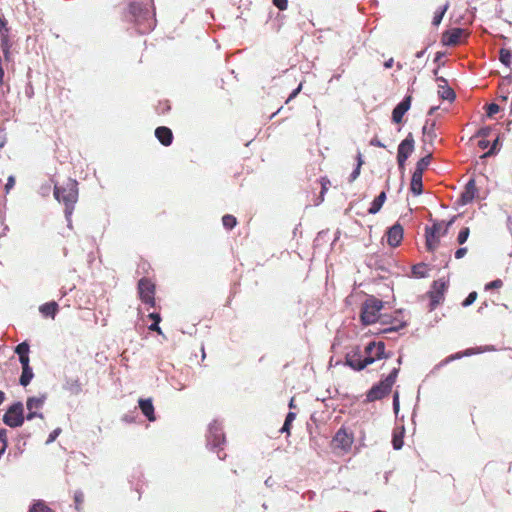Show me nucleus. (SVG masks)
Listing matches in <instances>:
<instances>
[{
	"instance_id": "1",
	"label": "nucleus",
	"mask_w": 512,
	"mask_h": 512,
	"mask_svg": "<svg viewBox=\"0 0 512 512\" xmlns=\"http://www.w3.org/2000/svg\"><path fill=\"white\" fill-rule=\"evenodd\" d=\"M364 354L357 349L347 354L346 363L355 370H362L378 359L388 358L385 353V344L383 342H370L364 349Z\"/></svg>"
},
{
	"instance_id": "2",
	"label": "nucleus",
	"mask_w": 512,
	"mask_h": 512,
	"mask_svg": "<svg viewBox=\"0 0 512 512\" xmlns=\"http://www.w3.org/2000/svg\"><path fill=\"white\" fill-rule=\"evenodd\" d=\"M54 196L59 202H63L65 204V216L68 224L70 225V217L72 215L73 207L78 199L77 182L75 180L68 179L65 185L55 186Z\"/></svg>"
},
{
	"instance_id": "3",
	"label": "nucleus",
	"mask_w": 512,
	"mask_h": 512,
	"mask_svg": "<svg viewBox=\"0 0 512 512\" xmlns=\"http://www.w3.org/2000/svg\"><path fill=\"white\" fill-rule=\"evenodd\" d=\"M383 306L384 305L381 300L373 296L367 298L361 309L362 323L365 325L374 324L376 322H379L382 325L390 323V321H388V315L380 313Z\"/></svg>"
},
{
	"instance_id": "4",
	"label": "nucleus",
	"mask_w": 512,
	"mask_h": 512,
	"mask_svg": "<svg viewBox=\"0 0 512 512\" xmlns=\"http://www.w3.org/2000/svg\"><path fill=\"white\" fill-rule=\"evenodd\" d=\"M399 369L394 368L391 373L380 382L378 385L372 387L370 391L368 392L367 398L369 401H375L383 398L385 395H387L393 384L396 381L397 375H398Z\"/></svg>"
},
{
	"instance_id": "5",
	"label": "nucleus",
	"mask_w": 512,
	"mask_h": 512,
	"mask_svg": "<svg viewBox=\"0 0 512 512\" xmlns=\"http://www.w3.org/2000/svg\"><path fill=\"white\" fill-rule=\"evenodd\" d=\"M23 410L22 403L13 404L3 417L4 423L10 427L21 426L24 422Z\"/></svg>"
},
{
	"instance_id": "6",
	"label": "nucleus",
	"mask_w": 512,
	"mask_h": 512,
	"mask_svg": "<svg viewBox=\"0 0 512 512\" xmlns=\"http://www.w3.org/2000/svg\"><path fill=\"white\" fill-rule=\"evenodd\" d=\"M46 396L41 395L37 397H29L26 401V407L28 410L27 420H32L35 417L43 419V414L38 412L44 406Z\"/></svg>"
},
{
	"instance_id": "7",
	"label": "nucleus",
	"mask_w": 512,
	"mask_h": 512,
	"mask_svg": "<svg viewBox=\"0 0 512 512\" xmlns=\"http://www.w3.org/2000/svg\"><path fill=\"white\" fill-rule=\"evenodd\" d=\"M414 150V138L411 133L399 144L397 160L399 167H403L407 158Z\"/></svg>"
},
{
	"instance_id": "8",
	"label": "nucleus",
	"mask_w": 512,
	"mask_h": 512,
	"mask_svg": "<svg viewBox=\"0 0 512 512\" xmlns=\"http://www.w3.org/2000/svg\"><path fill=\"white\" fill-rule=\"evenodd\" d=\"M224 441V434L222 427L217 421L210 423L207 434L208 445L216 448L219 447Z\"/></svg>"
},
{
	"instance_id": "9",
	"label": "nucleus",
	"mask_w": 512,
	"mask_h": 512,
	"mask_svg": "<svg viewBox=\"0 0 512 512\" xmlns=\"http://www.w3.org/2000/svg\"><path fill=\"white\" fill-rule=\"evenodd\" d=\"M140 298L143 302L154 305V284L148 279H141L138 284Z\"/></svg>"
},
{
	"instance_id": "10",
	"label": "nucleus",
	"mask_w": 512,
	"mask_h": 512,
	"mask_svg": "<svg viewBox=\"0 0 512 512\" xmlns=\"http://www.w3.org/2000/svg\"><path fill=\"white\" fill-rule=\"evenodd\" d=\"M333 443L335 447L346 452L352 446L353 437L345 429H339L333 438Z\"/></svg>"
},
{
	"instance_id": "11",
	"label": "nucleus",
	"mask_w": 512,
	"mask_h": 512,
	"mask_svg": "<svg viewBox=\"0 0 512 512\" xmlns=\"http://www.w3.org/2000/svg\"><path fill=\"white\" fill-rule=\"evenodd\" d=\"M411 96L405 97L393 110L392 120L395 123H400L404 114L410 109Z\"/></svg>"
},
{
	"instance_id": "12",
	"label": "nucleus",
	"mask_w": 512,
	"mask_h": 512,
	"mask_svg": "<svg viewBox=\"0 0 512 512\" xmlns=\"http://www.w3.org/2000/svg\"><path fill=\"white\" fill-rule=\"evenodd\" d=\"M446 288V284L441 281H436L433 286V290L430 292V308L433 310L442 301L443 293Z\"/></svg>"
},
{
	"instance_id": "13",
	"label": "nucleus",
	"mask_w": 512,
	"mask_h": 512,
	"mask_svg": "<svg viewBox=\"0 0 512 512\" xmlns=\"http://www.w3.org/2000/svg\"><path fill=\"white\" fill-rule=\"evenodd\" d=\"M403 238V228L399 224L393 225L387 232L388 244L392 247H396L400 244Z\"/></svg>"
},
{
	"instance_id": "14",
	"label": "nucleus",
	"mask_w": 512,
	"mask_h": 512,
	"mask_svg": "<svg viewBox=\"0 0 512 512\" xmlns=\"http://www.w3.org/2000/svg\"><path fill=\"white\" fill-rule=\"evenodd\" d=\"M477 188L474 179L469 180L461 194L460 201L463 205L470 203L476 196Z\"/></svg>"
},
{
	"instance_id": "15",
	"label": "nucleus",
	"mask_w": 512,
	"mask_h": 512,
	"mask_svg": "<svg viewBox=\"0 0 512 512\" xmlns=\"http://www.w3.org/2000/svg\"><path fill=\"white\" fill-rule=\"evenodd\" d=\"M436 80L438 82L439 96L445 100H453L455 98V93L447 86V81L443 77H438Z\"/></svg>"
},
{
	"instance_id": "16",
	"label": "nucleus",
	"mask_w": 512,
	"mask_h": 512,
	"mask_svg": "<svg viewBox=\"0 0 512 512\" xmlns=\"http://www.w3.org/2000/svg\"><path fill=\"white\" fill-rule=\"evenodd\" d=\"M388 321H390V323L387 325H390V327L385 331H397L406 326V321L402 317L401 310L396 311L394 317L388 316Z\"/></svg>"
},
{
	"instance_id": "17",
	"label": "nucleus",
	"mask_w": 512,
	"mask_h": 512,
	"mask_svg": "<svg viewBox=\"0 0 512 512\" xmlns=\"http://www.w3.org/2000/svg\"><path fill=\"white\" fill-rule=\"evenodd\" d=\"M155 136L164 146H169L172 143V131L167 127H158L155 130Z\"/></svg>"
},
{
	"instance_id": "18",
	"label": "nucleus",
	"mask_w": 512,
	"mask_h": 512,
	"mask_svg": "<svg viewBox=\"0 0 512 512\" xmlns=\"http://www.w3.org/2000/svg\"><path fill=\"white\" fill-rule=\"evenodd\" d=\"M139 407L149 421H155L154 406L151 399H140Z\"/></svg>"
},
{
	"instance_id": "19",
	"label": "nucleus",
	"mask_w": 512,
	"mask_h": 512,
	"mask_svg": "<svg viewBox=\"0 0 512 512\" xmlns=\"http://www.w3.org/2000/svg\"><path fill=\"white\" fill-rule=\"evenodd\" d=\"M422 176L421 172L414 171L411 179L410 189L413 194L420 195L422 193Z\"/></svg>"
},
{
	"instance_id": "20",
	"label": "nucleus",
	"mask_w": 512,
	"mask_h": 512,
	"mask_svg": "<svg viewBox=\"0 0 512 512\" xmlns=\"http://www.w3.org/2000/svg\"><path fill=\"white\" fill-rule=\"evenodd\" d=\"M463 34V30L456 28L447 32L444 36V41L447 45H455L460 41Z\"/></svg>"
},
{
	"instance_id": "21",
	"label": "nucleus",
	"mask_w": 512,
	"mask_h": 512,
	"mask_svg": "<svg viewBox=\"0 0 512 512\" xmlns=\"http://www.w3.org/2000/svg\"><path fill=\"white\" fill-rule=\"evenodd\" d=\"M386 200V194L385 192H381L372 202L371 207L369 208L368 212L370 214H376L380 211L382 208L384 202Z\"/></svg>"
},
{
	"instance_id": "22",
	"label": "nucleus",
	"mask_w": 512,
	"mask_h": 512,
	"mask_svg": "<svg viewBox=\"0 0 512 512\" xmlns=\"http://www.w3.org/2000/svg\"><path fill=\"white\" fill-rule=\"evenodd\" d=\"M57 309H58V305L56 302L46 303L39 307L40 312L44 316H51L52 318L55 317Z\"/></svg>"
},
{
	"instance_id": "23",
	"label": "nucleus",
	"mask_w": 512,
	"mask_h": 512,
	"mask_svg": "<svg viewBox=\"0 0 512 512\" xmlns=\"http://www.w3.org/2000/svg\"><path fill=\"white\" fill-rule=\"evenodd\" d=\"M439 235H436L434 232L429 231L426 229V243L429 250H434L439 243Z\"/></svg>"
},
{
	"instance_id": "24",
	"label": "nucleus",
	"mask_w": 512,
	"mask_h": 512,
	"mask_svg": "<svg viewBox=\"0 0 512 512\" xmlns=\"http://www.w3.org/2000/svg\"><path fill=\"white\" fill-rule=\"evenodd\" d=\"M33 376H34V374H33L32 368L30 366L22 367V374H21V377H20V384L22 386H27L31 382Z\"/></svg>"
},
{
	"instance_id": "25",
	"label": "nucleus",
	"mask_w": 512,
	"mask_h": 512,
	"mask_svg": "<svg viewBox=\"0 0 512 512\" xmlns=\"http://www.w3.org/2000/svg\"><path fill=\"white\" fill-rule=\"evenodd\" d=\"M295 418H296V414L294 412H289L286 416L284 425L281 428V432H286L287 434H289L291 423L295 420Z\"/></svg>"
},
{
	"instance_id": "26",
	"label": "nucleus",
	"mask_w": 512,
	"mask_h": 512,
	"mask_svg": "<svg viewBox=\"0 0 512 512\" xmlns=\"http://www.w3.org/2000/svg\"><path fill=\"white\" fill-rule=\"evenodd\" d=\"M429 163H430V155H427V156L421 158L417 162V166H416L415 171L416 172H421V174H423V171L428 167Z\"/></svg>"
},
{
	"instance_id": "27",
	"label": "nucleus",
	"mask_w": 512,
	"mask_h": 512,
	"mask_svg": "<svg viewBox=\"0 0 512 512\" xmlns=\"http://www.w3.org/2000/svg\"><path fill=\"white\" fill-rule=\"evenodd\" d=\"M223 226L227 229H232L236 224V218L233 215H224L222 218Z\"/></svg>"
},
{
	"instance_id": "28",
	"label": "nucleus",
	"mask_w": 512,
	"mask_h": 512,
	"mask_svg": "<svg viewBox=\"0 0 512 512\" xmlns=\"http://www.w3.org/2000/svg\"><path fill=\"white\" fill-rule=\"evenodd\" d=\"M403 433L404 429L402 428V431L399 434L395 433L393 436L392 444L396 450L401 449L403 446Z\"/></svg>"
},
{
	"instance_id": "29",
	"label": "nucleus",
	"mask_w": 512,
	"mask_h": 512,
	"mask_svg": "<svg viewBox=\"0 0 512 512\" xmlns=\"http://www.w3.org/2000/svg\"><path fill=\"white\" fill-rule=\"evenodd\" d=\"M511 57H512V52L508 49H501L500 51V61L506 65V66H509L510 63H511Z\"/></svg>"
},
{
	"instance_id": "30",
	"label": "nucleus",
	"mask_w": 512,
	"mask_h": 512,
	"mask_svg": "<svg viewBox=\"0 0 512 512\" xmlns=\"http://www.w3.org/2000/svg\"><path fill=\"white\" fill-rule=\"evenodd\" d=\"M448 7H449V5H448V3H447V4H445V5L443 6V8H442L439 12H437V13L434 15L432 23H433L435 26H437V25H439V24L441 23V21H442V19H443V16H444L445 12L447 11Z\"/></svg>"
},
{
	"instance_id": "31",
	"label": "nucleus",
	"mask_w": 512,
	"mask_h": 512,
	"mask_svg": "<svg viewBox=\"0 0 512 512\" xmlns=\"http://www.w3.org/2000/svg\"><path fill=\"white\" fill-rule=\"evenodd\" d=\"M29 512H52V510L43 502L38 501L31 507Z\"/></svg>"
},
{
	"instance_id": "32",
	"label": "nucleus",
	"mask_w": 512,
	"mask_h": 512,
	"mask_svg": "<svg viewBox=\"0 0 512 512\" xmlns=\"http://www.w3.org/2000/svg\"><path fill=\"white\" fill-rule=\"evenodd\" d=\"M15 352L18 354L19 357L29 355V345L26 342L20 343L16 347Z\"/></svg>"
},
{
	"instance_id": "33",
	"label": "nucleus",
	"mask_w": 512,
	"mask_h": 512,
	"mask_svg": "<svg viewBox=\"0 0 512 512\" xmlns=\"http://www.w3.org/2000/svg\"><path fill=\"white\" fill-rule=\"evenodd\" d=\"M475 351L473 349H467L465 352L463 353H456L454 355H451L449 358H447L445 360V363H448L449 361H452V360H455V359H460L461 357L463 356H470L472 354H474Z\"/></svg>"
},
{
	"instance_id": "34",
	"label": "nucleus",
	"mask_w": 512,
	"mask_h": 512,
	"mask_svg": "<svg viewBox=\"0 0 512 512\" xmlns=\"http://www.w3.org/2000/svg\"><path fill=\"white\" fill-rule=\"evenodd\" d=\"M443 228H444V221H440V222L434 223L433 227L428 230L431 232H434L436 235H439V237H441L444 235Z\"/></svg>"
},
{
	"instance_id": "35",
	"label": "nucleus",
	"mask_w": 512,
	"mask_h": 512,
	"mask_svg": "<svg viewBox=\"0 0 512 512\" xmlns=\"http://www.w3.org/2000/svg\"><path fill=\"white\" fill-rule=\"evenodd\" d=\"M469 233H470L469 228H467V227L463 228L458 234V238H457L458 243L464 244L469 237Z\"/></svg>"
},
{
	"instance_id": "36",
	"label": "nucleus",
	"mask_w": 512,
	"mask_h": 512,
	"mask_svg": "<svg viewBox=\"0 0 512 512\" xmlns=\"http://www.w3.org/2000/svg\"><path fill=\"white\" fill-rule=\"evenodd\" d=\"M476 299H477V293L476 292H471L467 296V298L463 301L462 305L464 307L470 306L471 304H473L475 302Z\"/></svg>"
},
{
	"instance_id": "37",
	"label": "nucleus",
	"mask_w": 512,
	"mask_h": 512,
	"mask_svg": "<svg viewBox=\"0 0 512 512\" xmlns=\"http://www.w3.org/2000/svg\"><path fill=\"white\" fill-rule=\"evenodd\" d=\"M330 180L326 177L321 178V201L323 200L325 192L328 190Z\"/></svg>"
},
{
	"instance_id": "38",
	"label": "nucleus",
	"mask_w": 512,
	"mask_h": 512,
	"mask_svg": "<svg viewBox=\"0 0 512 512\" xmlns=\"http://www.w3.org/2000/svg\"><path fill=\"white\" fill-rule=\"evenodd\" d=\"M499 106L495 103H492L490 105H488L487 107V115L489 117H492L494 114L498 113L499 112Z\"/></svg>"
},
{
	"instance_id": "39",
	"label": "nucleus",
	"mask_w": 512,
	"mask_h": 512,
	"mask_svg": "<svg viewBox=\"0 0 512 512\" xmlns=\"http://www.w3.org/2000/svg\"><path fill=\"white\" fill-rule=\"evenodd\" d=\"M60 433H61V429L60 428H56L55 430H53L50 433V435H49V437H48V439L46 441V444H50V443L54 442L56 440V438L59 436Z\"/></svg>"
},
{
	"instance_id": "40",
	"label": "nucleus",
	"mask_w": 512,
	"mask_h": 512,
	"mask_svg": "<svg viewBox=\"0 0 512 512\" xmlns=\"http://www.w3.org/2000/svg\"><path fill=\"white\" fill-rule=\"evenodd\" d=\"M423 133H424L425 135H427L428 137H430V138L435 137V135H434V124H431V125H429V126H428V125H425V126L423 127Z\"/></svg>"
},
{
	"instance_id": "41",
	"label": "nucleus",
	"mask_w": 512,
	"mask_h": 512,
	"mask_svg": "<svg viewBox=\"0 0 512 512\" xmlns=\"http://www.w3.org/2000/svg\"><path fill=\"white\" fill-rule=\"evenodd\" d=\"M503 285V282L500 280V279H496L494 281H491L489 282L488 284H486V289H494V288H500L502 287Z\"/></svg>"
},
{
	"instance_id": "42",
	"label": "nucleus",
	"mask_w": 512,
	"mask_h": 512,
	"mask_svg": "<svg viewBox=\"0 0 512 512\" xmlns=\"http://www.w3.org/2000/svg\"><path fill=\"white\" fill-rule=\"evenodd\" d=\"M74 499H75V502H76V508L79 510L80 509V505L82 504L83 500H84V495L82 492L80 491H77L74 495Z\"/></svg>"
},
{
	"instance_id": "43",
	"label": "nucleus",
	"mask_w": 512,
	"mask_h": 512,
	"mask_svg": "<svg viewBox=\"0 0 512 512\" xmlns=\"http://www.w3.org/2000/svg\"><path fill=\"white\" fill-rule=\"evenodd\" d=\"M490 132H491L490 127H482L481 129L478 130L476 136L486 138L489 136Z\"/></svg>"
},
{
	"instance_id": "44",
	"label": "nucleus",
	"mask_w": 512,
	"mask_h": 512,
	"mask_svg": "<svg viewBox=\"0 0 512 512\" xmlns=\"http://www.w3.org/2000/svg\"><path fill=\"white\" fill-rule=\"evenodd\" d=\"M399 408H400V405H399V393L395 392L394 396H393V410H394L396 415L399 412Z\"/></svg>"
},
{
	"instance_id": "45",
	"label": "nucleus",
	"mask_w": 512,
	"mask_h": 512,
	"mask_svg": "<svg viewBox=\"0 0 512 512\" xmlns=\"http://www.w3.org/2000/svg\"><path fill=\"white\" fill-rule=\"evenodd\" d=\"M499 145V138H496L495 141L492 143V146L488 152H486L483 157L491 156L495 153L497 146Z\"/></svg>"
},
{
	"instance_id": "46",
	"label": "nucleus",
	"mask_w": 512,
	"mask_h": 512,
	"mask_svg": "<svg viewBox=\"0 0 512 512\" xmlns=\"http://www.w3.org/2000/svg\"><path fill=\"white\" fill-rule=\"evenodd\" d=\"M15 185V178L14 176H9L7 179V183L5 185V191L6 193H9V191L14 187Z\"/></svg>"
},
{
	"instance_id": "47",
	"label": "nucleus",
	"mask_w": 512,
	"mask_h": 512,
	"mask_svg": "<svg viewBox=\"0 0 512 512\" xmlns=\"http://www.w3.org/2000/svg\"><path fill=\"white\" fill-rule=\"evenodd\" d=\"M273 4L280 10L287 9V0H273Z\"/></svg>"
},
{
	"instance_id": "48",
	"label": "nucleus",
	"mask_w": 512,
	"mask_h": 512,
	"mask_svg": "<svg viewBox=\"0 0 512 512\" xmlns=\"http://www.w3.org/2000/svg\"><path fill=\"white\" fill-rule=\"evenodd\" d=\"M302 89V83L299 84V86L289 95L288 99L286 100V103L294 99L301 91Z\"/></svg>"
},
{
	"instance_id": "49",
	"label": "nucleus",
	"mask_w": 512,
	"mask_h": 512,
	"mask_svg": "<svg viewBox=\"0 0 512 512\" xmlns=\"http://www.w3.org/2000/svg\"><path fill=\"white\" fill-rule=\"evenodd\" d=\"M149 329H150L151 331H155V332H157V333H158V334H160V335L162 334V330H161V328L159 327V322H153V324H151V325L149 326Z\"/></svg>"
},
{
	"instance_id": "50",
	"label": "nucleus",
	"mask_w": 512,
	"mask_h": 512,
	"mask_svg": "<svg viewBox=\"0 0 512 512\" xmlns=\"http://www.w3.org/2000/svg\"><path fill=\"white\" fill-rule=\"evenodd\" d=\"M359 174H360V168L356 167L354 169V171L351 173L349 181L350 182L355 181L358 178Z\"/></svg>"
},
{
	"instance_id": "51",
	"label": "nucleus",
	"mask_w": 512,
	"mask_h": 512,
	"mask_svg": "<svg viewBox=\"0 0 512 512\" xmlns=\"http://www.w3.org/2000/svg\"><path fill=\"white\" fill-rule=\"evenodd\" d=\"M467 253V248H459L456 252H455V257L457 259H461L462 257L465 256V254Z\"/></svg>"
},
{
	"instance_id": "52",
	"label": "nucleus",
	"mask_w": 512,
	"mask_h": 512,
	"mask_svg": "<svg viewBox=\"0 0 512 512\" xmlns=\"http://www.w3.org/2000/svg\"><path fill=\"white\" fill-rule=\"evenodd\" d=\"M19 361H20L22 367H28L29 366V355L20 356Z\"/></svg>"
},
{
	"instance_id": "53",
	"label": "nucleus",
	"mask_w": 512,
	"mask_h": 512,
	"mask_svg": "<svg viewBox=\"0 0 512 512\" xmlns=\"http://www.w3.org/2000/svg\"><path fill=\"white\" fill-rule=\"evenodd\" d=\"M455 219H456V216H454V217H453L450 221H448V222H445V221H444L443 234H446V233H447V231H448L449 227L454 223Z\"/></svg>"
},
{
	"instance_id": "54",
	"label": "nucleus",
	"mask_w": 512,
	"mask_h": 512,
	"mask_svg": "<svg viewBox=\"0 0 512 512\" xmlns=\"http://www.w3.org/2000/svg\"><path fill=\"white\" fill-rule=\"evenodd\" d=\"M370 144H371L372 146H377V147H382V148H384V147H385V145H384L380 140H378L377 138H373V139L371 140Z\"/></svg>"
},
{
	"instance_id": "55",
	"label": "nucleus",
	"mask_w": 512,
	"mask_h": 512,
	"mask_svg": "<svg viewBox=\"0 0 512 512\" xmlns=\"http://www.w3.org/2000/svg\"><path fill=\"white\" fill-rule=\"evenodd\" d=\"M149 317L151 319H153L154 322H160L161 321L160 315L157 314V313H151V314H149Z\"/></svg>"
},
{
	"instance_id": "56",
	"label": "nucleus",
	"mask_w": 512,
	"mask_h": 512,
	"mask_svg": "<svg viewBox=\"0 0 512 512\" xmlns=\"http://www.w3.org/2000/svg\"><path fill=\"white\" fill-rule=\"evenodd\" d=\"M478 145L480 146V148L485 149L488 147L489 142L487 140H480Z\"/></svg>"
},
{
	"instance_id": "57",
	"label": "nucleus",
	"mask_w": 512,
	"mask_h": 512,
	"mask_svg": "<svg viewBox=\"0 0 512 512\" xmlns=\"http://www.w3.org/2000/svg\"><path fill=\"white\" fill-rule=\"evenodd\" d=\"M393 63H394L393 58H390V59H388V60L384 63V67H385V68H387V69H388V68H391V67L393 66Z\"/></svg>"
},
{
	"instance_id": "58",
	"label": "nucleus",
	"mask_w": 512,
	"mask_h": 512,
	"mask_svg": "<svg viewBox=\"0 0 512 512\" xmlns=\"http://www.w3.org/2000/svg\"><path fill=\"white\" fill-rule=\"evenodd\" d=\"M357 160H358L357 167H359L361 169V166L363 164V160H362V157H361L360 153L358 154Z\"/></svg>"
},
{
	"instance_id": "59",
	"label": "nucleus",
	"mask_w": 512,
	"mask_h": 512,
	"mask_svg": "<svg viewBox=\"0 0 512 512\" xmlns=\"http://www.w3.org/2000/svg\"><path fill=\"white\" fill-rule=\"evenodd\" d=\"M424 53H425V50L419 51L416 53V57L421 58L424 55Z\"/></svg>"
},
{
	"instance_id": "60",
	"label": "nucleus",
	"mask_w": 512,
	"mask_h": 512,
	"mask_svg": "<svg viewBox=\"0 0 512 512\" xmlns=\"http://www.w3.org/2000/svg\"><path fill=\"white\" fill-rule=\"evenodd\" d=\"M289 407L290 408H295V404H294V398H292L289 402Z\"/></svg>"
},
{
	"instance_id": "61",
	"label": "nucleus",
	"mask_w": 512,
	"mask_h": 512,
	"mask_svg": "<svg viewBox=\"0 0 512 512\" xmlns=\"http://www.w3.org/2000/svg\"><path fill=\"white\" fill-rule=\"evenodd\" d=\"M4 400V393L0 391V404L3 402Z\"/></svg>"
},
{
	"instance_id": "62",
	"label": "nucleus",
	"mask_w": 512,
	"mask_h": 512,
	"mask_svg": "<svg viewBox=\"0 0 512 512\" xmlns=\"http://www.w3.org/2000/svg\"><path fill=\"white\" fill-rule=\"evenodd\" d=\"M270 482H271V478H268V479L265 481V484H266L267 486H271V483H270Z\"/></svg>"
},
{
	"instance_id": "63",
	"label": "nucleus",
	"mask_w": 512,
	"mask_h": 512,
	"mask_svg": "<svg viewBox=\"0 0 512 512\" xmlns=\"http://www.w3.org/2000/svg\"><path fill=\"white\" fill-rule=\"evenodd\" d=\"M177 389H178V390H183V389H184V385L179 384V387H178Z\"/></svg>"
}]
</instances>
